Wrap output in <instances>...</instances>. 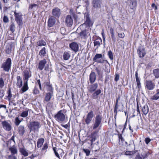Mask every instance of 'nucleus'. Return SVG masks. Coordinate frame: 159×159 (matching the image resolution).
Segmentation results:
<instances>
[{"label":"nucleus","instance_id":"0eeeda50","mask_svg":"<svg viewBox=\"0 0 159 159\" xmlns=\"http://www.w3.org/2000/svg\"><path fill=\"white\" fill-rule=\"evenodd\" d=\"M102 117L101 115H97L95 117V122L93 124V129H95L98 128L101 124Z\"/></svg>","mask_w":159,"mask_h":159},{"label":"nucleus","instance_id":"393cba45","mask_svg":"<svg viewBox=\"0 0 159 159\" xmlns=\"http://www.w3.org/2000/svg\"><path fill=\"white\" fill-rule=\"evenodd\" d=\"M135 76L137 85L138 90V91H139L141 88V84L140 83V79L138 76V73L137 71L135 72Z\"/></svg>","mask_w":159,"mask_h":159},{"label":"nucleus","instance_id":"20e7f679","mask_svg":"<svg viewBox=\"0 0 159 159\" xmlns=\"http://www.w3.org/2000/svg\"><path fill=\"white\" fill-rule=\"evenodd\" d=\"M92 40L93 41L94 47H95L96 49L102 44V39L98 36L93 35L92 37Z\"/></svg>","mask_w":159,"mask_h":159},{"label":"nucleus","instance_id":"a878e982","mask_svg":"<svg viewBox=\"0 0 159 159\" xmlns=\"http://www.w3.org/2000/svg\"><path fill=\"white\" fill-rule=\"evenodd\" d=\"M45 85L46 86L48 92L49 93H53V88L52 86V84H51L49 81L45 83Z\"/></svg>","mask_w":159,"mask_h":159},{"label":"nucleus","instance_id":"338daca9","mask_svg":"<svg viewBox=\"0 0 159 159\" xmlns=\"http://www.w3.org/2000/svg\"><path fill=\"white\" fill-rule=\"evenodd\" d=\"M118 37L120 38H123L125 36V34L124 33H119L118 34Z\"/></svg>","mask_w":159,"mask_h":159},{"label":"nucleus","instance_id":"8fccbe9b","mask_svg":"<svg viewBox=\"0 0 159 159\" xmlns=\"http://www.w3.org/2000/svg\"><path fill=\"white\" fill-rule=\"evenodd\" d=\"M9 20L8 16L4 15L3 18V22L4 23H7L9 22Z\"/></svg>","mask_w":159,"mask_h":159},{"label":"nucleus","instance_id":"7ed1b4c3","mask_svg":"<svg viewBox=\"0 0 159 159\" xmlns=\"http://www.w3.org/2000/svg\"><path fill=\"white\" fill-rule=\"evenodd\" d=\"M54 118L55 120L59 122H62L65 121L66 119V115L64 114V111L61 110L54 115Z\"/></svg>","mask_w":159,"mask_h":159},{"label":"nucleus","instance_id":"58836bf2","mask_svg":"<svg viewBox=\"0 0 159 159\" xmlns=\"http://www.w3.org/2000/svg\"><path fill=\"white\" fill-rule=\"evenodd\" d=\"M101 93V91L100 89H98L97 90H96L95 92L92 94L93 98L94 99L98 98V96Z\"/></svg>","mask_w":159,"mask_h":159},{"label":"nucleus","instance_id":"f704fd0d","mask_svg":"<svg viewBox=\"0 0 159 159\" xmlns=\"http://www.w3.org/2000/svg\"><path fill=\"white\" fill-rule=\"evenodd\" d=\"M19 152L24 157H27L28 155V153L24 148H19Z\"/></svg>","mask_w":159,"mask_h":159},{"label":"nucleus","instance_id":"052dcab7","mask_svg":"<svg viewBox=\"0 0 159 159\" xmlns=\"http://www.w3.org/2000/svg\"><path fill=\"white\" fill-rule=\"evenodd\" d=\"M111 36L113 42L115 43L116 41V38L115 35V34H111Z\"/></svg>","mask_w":159,"mask_h":159},{"label":"nucleus","instance_id":"603ef678","mask_svg":"<svg viewBox=\"0 0 159 159\" xmlns=\"http://www.w3.org/2000/svg\"><path fill=\"white\" fill-rule=\"evenodd\" d=\"M158 94L157 93L153 96H152L151 98V99L152 100H156L158 99L159 98V96Z\"/></svg>","mask_w":159,"mask_h":159},{"label":"nucleus","instance_id":"c9c22d12","mask_svg":"<svg viewBox=\"0 0 159 159\" xmlns=\"http://www.w3.org/2000/svg\"><path fill=\"white\" fill-rule=\"evenodd\" d=\"M70 57V52L65 51L63 55V59L64 60H67L69 59Z\"/></svg>","mask_w":159,"mask_h":159},{"label":"nucleus","instance_id":"1a4fd4ad","mask_svg":"<svg viewBox=\"0 0 159 159\" xmlns=\"http://www.w3.org/2000/svg\"><path fill=\"white\" fill-rule=\"evenodd\" d=\"M15 44L14 43L10 42L7 43L5 48V51L7 54H10L14 52Z\"/></svg>","mask_w":159,"mask_h":159},{"label":"nucleus","instance_id":"473e14b6","mask_svg":"<svg viewBox=\"0 0 159 159\" xmlns=\"http://www.w3.org/2000/svg\"><path fill=\"white\" fill-rule=\"evenodd\" d=\"M44 138H41L38 139L37 143V146L38 148L41 147L44 142Z\"/></svg>","mask_w":159,"mask_h":159},{"label":"nucleus","instance_id":"ddd939ff","mask_svg":"<svg viewBox=\"0 0 159 159\" xmlns=\"http://www.w3.org/2000/svg\"><path fill=\"white\" fill-rule=\"evenodd\" d=\"M61 14V10L58 7H55L52 11V16L56 19L58 18Z\"/></svg>","mask_w":159,"mask_h":159},{"label":"nucleus","instance_id":"aec40b11","mask_svg":"<svg viewBox=\"0 0 159 159\" xmlns=\"http://www.w3.org/2000/svg\"><path fill=\"white\" fill-rule=\"evenodd\" d=\"M116 131L117 133L115 134L118 136V143L120 144H121L125 141V139L122 136V134L123 133L120 134L119 131L117 129L116 130Z\"/></svg>","mask_w":159,"mask_h":159},{"label":"nucleus","instance_id":"774afa93","mask_svg":"<svg viewBox=\"0 0 159 159\" xmlns=\"http://www.w3.org/2000/svg\"><path fill=\"white\" fill-rule=\"evenodd\" d=\"M145 142L146 144H148L151 141V139L149 138H146L145 139Z\"/></svg>","mask_w":159,"mask_h":159},{"label":"nucleus","instance_id":"09e8293b","mask_svg":"<svg viewBox=\"0 0 159 159\" xmlns=\"http://www.w3.org/2000/svg\"><path fill=\"white\" fill-rule=\"evenodd\" d=\"M107 55L109 58L110 60H113V54L112 51L111 50H109L108 51Z\"/></svg>","mask_w":159,"mask_h":159},{"label":"nucleus","instance_id":"864d4df0","mask_svg":"<svg viewBox=\"0 0 159 159\" xmlns=\"http://www.w3.org/2000/svg\"><path fill=\"white\" fill-rule=\"evenodd\" d=\"M4 81L2 78H0V88L2 89L4 86Z\"/></svg>","mask_w":159,"mask_h":159},{"label":"nucleus","instance_id":"6e6d98bb","mask_svg":"<svg viewBox=\"0 0 159 159\" xmlns=\"http://www.w3.org/2000/svg\"><path fill=\"white\" fill-rule=\"evenodd\" d=\"M131 3L133 6L132 9L135 7L137 6V3L136 0H134L131 1Z\"/></svg>","mask_w":159,"mask_h":159},{"label":"nucleus","instance_id":"6e6552de","mask_svg":"<svg viewBox=\"0 0 159 159\" xmlns=\"http://www.w3.org/2000/svg\"><path fill=\"white\" fill-rule=\"evenodd\" d=\"M146 89L148 90H153L155 87V83L152 80H146L144 84Z\"/></svg>","mask_w":159,"mask_h":159},{"label":"nucleus","instance_id":"a211bd4d","mask_svg":"<svg viewBox=\"0 0 159 159\" xmlns=\"http://www.w3.org/2000/svg\"><path fill=\"white\" fill-rule=\"evenodd\" d=\"M56 19L54 17L51 16L48 18V26L49 27H52L55 24Z\"/></svg>","mask_w":159,"mask_h":159},{"label":"nucleus","instance_id":"cd10ccee","mask_svg":"<svg viewBox=\"0 0 159 159\" xmlns=\"http://www.w3.org/2000/svg\"><path fill=\"white\" fill-rule=\"evenodd\" d=\"M101 3V0H93L92 2L93 6L95 8H100Z\"/></svg>","mask_w":159,"mask_h":159},{"label":"nucleus","instance_id":"bf43d9fd","mask_svg":"<svg viewBox=\"0 0 159 159\" xmlns=\"http://www.w3.org/2000/svg\"><path fill=\"white\" fill-rule=\"evenodd\" d=\"M37 6V5L36 4H30L29 6V10H32L34 7H35L36 6Z\"/></svg>","mask_w":159,"mask_h":159},{"label":"nucleus","instance_id":"bb28decb","mask_svg":"<svg viewBox=\"0 0 159 159\" xmlns=\"http://www.w3.org/2000/svg\"><path fill=\"white\" fill-rule=\"evenodd\" d=\"M29 111V109L26 108L25 111H22L19 114V116L22 118L27 117L28 116Z\"/></svg>","mask_w":159,"mask_h":159},{"label":"nucleus","instance_id":"9d476101","mask_svg":"<svg viewBox=\"0 0 159 159\" xmlns=\"http://www.w3.org/2000/svg\"><path fill=\"white\" fill-rule=\"evenodd\" d=\"M94 116L93 111L92 110L90 111L88 113L85 119L84 120L85 123L88 125L90 124Z\"/></svg>","mask_w":159,"mask_h":159},{"label":"nucleus","instance_id":"c03bdc74","mask_svg":"<svg viewBox=\"0 0 159 159\" xmlns=\"http://www.w3.org/2000/svg\"><path fill=\"white\" fill-rule=\"evenodd\" d=\"M84 24L86 25L87 26L89 27L92 24H91V21L90 18L89 16H86V20Z\"/></svg>","mask_w":159,"mask_h":159},{"label":"nucleus","instance_id":"f03ea898","mask_svg":"<svg viewBox=\"0 0 159 159\" xmlns=\"http://www.w3.org/2000/svg\"><path fill=\"white\" fill-rule=\"evenodd\" d=\"M12 64V60L10 58H8L1 64V67L3 71L9 72L11 69Z\"/></svg>","mask_w":159,"mask_h":159},{"label":"nucleus","instance_id":"69168bd1","mask_svg":"<svg viewBox=\"0 0 159 159\" xmlns=\"http://www.w3.org/2000/svg\"><path fill=\"white\" fill-rule=\"evenodd\" d=\"M119 75L118 74H116L114 80L115 81L117 82L119 80Z\"/></svg>","mask_w":159,"mask_h":159},{"label":"nucleus","instance_id":"13d9d810","mask_svg":"<svg viewBox=\"0 0 159 159\" xmlns=\"http://www.w3.org/2000/svg\"><path fill=\"white\" fill-rule=\"evenodd\" d=\"M137 115H139L140 116H141V113H140V111L139 110V105L138 104V103H137Z\"/></svg>","mask_w":159,"mask_h":159},{"label":"nucleus","instance_id":"72a5a7b5","mask_svg":"<svg viewBox=\"0 0 159 159\" xmlns=\"http://www.w3.org/2000/svg\"><path fill=\"white\" fill-rule=\"evenodd\" d=\"M98 87V84L97 83H95L91 85L89 87V91L90 93H92L94 92Z\"/></svg>","mask_w":159,"mask_h":159},{"label":"nucleus","instance_id":"79ce46f5","mask_svg":"<svg viewBox=\"0 0 159 159\" xmlns=\"http://www.w3.org/2000/svg\"><path fill=\"white\" fill-rule=\"evenodd\" d=\"M37 45L39 46H45L46 45V43L43 39H40L37 43Z\"/></svg>","mask_w":159,"mask_h":159},{"label":"nucleus","instance_id":"9b49d317","mask_svg":"<svg viewBox=\"0 0 159 159\" xmlns=\"http://www.w3.org/2000/svg\"><path fill=\"white\" fill-rule=\"evenodd\" d=\"M137 51L138 54L140 58L143 57L146 54L145 48L143 46L139 47Z\"/></svg>","mask_w":159,"mask_h":159},{"label":"nucleus","instance_id":"3c124183","mask_svg":"<svg viewBox=\"0 0 159 159\" xmlns=\"http://www.w3.org/2000/svg\"><path fill=\"white\" fill-rule=\"evenodd\" d=\"M52 148L55 156L59 159H60L59 154H58V152H57L56 150L57 149V148L55 147H53Z\"/></svg>","mask_w":159,"mask_h":159},{"label":"nucleus","instance_id":"2eb2a0df","mask_svg":"<svg viewBox=\"0 0 159 159\" xmlns=\"http://www.w3.org/2000/svg\"><path fill=\"white\" fill-rule=\"evenodd\" d=\"M17 131L20 135L23 136L26 132L25 126L23 125H19L17 128Z\"/></svg>","mask_w":159,"mask_h":159},{"label":"nucleus","instance_id":"37998d69","mask_svg":"<svg viewBox=\"0 0 159 159\" xmlns=\"http://www.w3.org/2000/svg\"><path fill=\"white\" fill-rule=\"evenodd\" d=\"M9 30L12 33H13L15 30L16 29V26L14 23H12L9 26Z\"/></svg>","mask_w":159,"mask_h":159},{"label":"nucleus","instance_id":"a19ab883","mask_svg":"<svg viewBox=\"0 0 159 159\" xmlns=\"http://www.w3.org/2000/svg\"><path fill=\"white\" fill-rule=\"evenodd\" d=\"M153 74L155 76V78H159V69L157 68L153 70Z\"/></svg>","mask_w":159,"mask_h":159},{"label":"nucleus","instance_id":"f8f14e48","mask_svg":"<svg viewBox=\"0 0 159 159\" xmlns=\"http://www.w3.org/2000/svg\"><path fill=\"white\" fill-rule=\"evenodd\" d=\"M122 108L120 109V105L119 102H115V106L114 108V113L115 114L114 116V118L116 119L117 113L118 111H123V107L124 106L122 104Z\"/></svg>","mask_w":159,"mask_h":159},{"label":"nucleus","instance_id":"49530a36","mask_svg":"<svg viewBox=\"0 0 159 159\" xmlns=\"http://www.w3.org/2000/svg\"><path fill=\"white\" fill-rule=\"evenodd\" d=\"M33 93L34 95L38 94L39 93V91L36 86H35L34 88L33 91Z\"/></svg>","mask_w":159,"mask_h":159},{"label":"nucleus","instance_id":"412c9836","mask_svg":"<svg viewBox=\"0 0 159 159\" xmlns=\"http://www.w3.org/2000/svg\"><path fill=\"white\" fill-rule=\"evenodd\" d=\"M47 63L45 59H43L40 60L38 64V69L40 70H42L44 68L45 66Z\"/></svg>","mask_w":159,"mask_h":159},{"label":"nucleus","instance_id":"39448f33","mask_svg":"<svg viewBox=\"0 0 159 159\" xmlns=\"http://www.w3.org/2000/svg\"><path fill=\"white\" fill-rule=\"evenodd\" d=\"M24 81H28L29 79L32 76L31 72L30 69L26 68L22 72Z\"/></svg>","mask_w":159,"mask_h":159},{"label":"nucleus","instance_id":"0e129e2a","mask_svg":"<svg viewBox=\"0 0 159 159\" xmlns=\"http://www.w3.org/2000/svg\"><path fill=\"white\" fill-rule=\"evenodd\" d=\"M8 159H17V158L15 155H11L8 156Z\"/></svg>","mask_w":159,"mask_h":159},{"label":"nucleus","instance_id":"7c9ffc66","mask_svg":"<svg viewBox=\"0 0 159 159\" xmlns=\"http://www.w3.org/2000/svg\"><path fill=\"white\" fill-rule=\"evenodd\" d=\"M19 116H18L15 118L14 123L16 126H19L20 123L24 121L23 118H21L20 119Z\"/></svg>","mask_w":159,"mask_h":159},{"label":"nucleus","instance_id":"e433bc0d","mask_svg":"<svg viewBox=\"0 0 159 159\" xmlns=\"http://www.w3.org/2000/svg\"><path fill=\"white\" fill-rule=\"evenodd\" d=\"M46 48L45 47H43L41 48L39 52V55L41 57H44L46 55Z\"/></svg>","mask_w":159,"mask_h":159},{"label":"nucleus","instance_id":"680f3d73","mask_svg":"<svg viewBox=\"0 0 159 159\" xmlns=\"http://www.w3.org/2000/svg\"><path fill=\"white\" fill-rule=\"evenodd\" d=\"M4 95V91L2 89H0V99H2Z\"/></svg>","mask_w":159,"mask_h":159},{"label":"nucleus","instance_id":"b1692460","mask_svg":"<svg viewBox=\"0 0 159 159\" xmlns=\"http://www.w3.org/2000/svg\"><path fill=\"white\" fill-rule=\"evenodd\" d=\"M8 149L11 152V155H15L17 154L18 150L17 148L15 145H14L11 147H9Z\"/></svg>","mask_w":159,"mask_h":159},{"label":"nucleus","instance_id":"dca6fc26","mask_svg":"<svg viewBox=\"0 0 159 159\" xmlns=\"http://www.w3.org/2000/svg\"><path fill=\"white\" fill-rule=\"evenodd\" d=\"M102 54H96L93 58V61L98 63H103L104 62L105 60L103 59H98L101 58L102 57Z\"/></svg>","mask_w":159,"mask_h":159},{"label":"nucleus","instance_id":"ea45409f","mask_svg":"<svg viewBox=\"0 0 159 159\" xmlns=\"http://www.w3.org/2000/svg\"><path fill=\"white\" fill-rule=\"evenodd\" d=\"M98 132L97 131H94L91 134L90 138H91V141L92 143L94 142L96 139V135Z\"/></svg>","mask_w":159,"mask_h":159},{"label":"nucleus","instance_id":"f3484780","mask_svg":"<svg viewBox=\"0 0 159 159\" xmlns=\"http://www.w3.org/2000/svg\"><path fill=\"white\" fill-rule=\"evenodd\" d=\"M65 22L66 25L69 27H71L73 25V20L71 16L70 15H68L66 16Z\"/></svg>","mask_w":159,"mask_h":159},{"label":"nucleus","instance_id":"5701e85b","mask_svg":"<svg viewBox=\"0 0 159 159\" xmlns=\"http://www.w3.org/2000/svg\"><path fill=\"white\" fill-rule=\"evenodd\" d=\"M96 76L95 73L93 71L91 72L89 75V80L90 83L93 84L95 81Z\"/></svg>","mask_w":159,"mask_h":159},{"label":"nucleus","instance_id":"a18cd8bd","mask_svg":"<svg viewBox=\"0 0 159 159\" xmlns=\"http://www.w3.org/2000/svg\"><path fill=\"white\" fill-rule=\"evenodd\" d=\"M87 31L86 30L82 31L80 33V35L81 38H85L87 36Z\"/></svg>","mask_w":159,"mask_h":159},{"label":"nucleus","instance_id":"5fc2aeb1","mask_svg":"<svg viewBox=\"0 0 159 159\" xmlns=\"http://www.w3.org/2000/svg\"><path fill=\"white\" fill-rule=\"evenodd\" d=\"M83 151L86 153L87 156H89L90 153V151L88 149H83Z\"/></svg>","mask_w":159,"mask_h":159},{"label":"nucleus","instance_id":"de8ad7c7","mask_svg":"<svg viewBox=\"0 0 159 159\" xmlns=\"http://www.w3.org/2000/svg\"><path fill=\"white\" fill-rule=\"evenodd\" d=\"M36 81L35 83V86H36V85L38 84L39 85L40 90H42L43 89L42 87L40 79H36Z\"/></svg>","mask_w":159,"mask_h":159},{"label":"nucleus","instance_id":"e2e57ef3","mask_svg":"<svg viewBox=\"0 0 159 159\" xmlns=\"http://www.w3.org/2000/svg\"><path fill=\"white\" fill-rule=\"evenodd\" d=\"M125 154L126 155H131L134 154L133 152L130 151H126L125 153Z\"/></svg>","mask_w":159,"mask_h":159},{"label":"nucleus","instance_id":"4468645a","mask_svg":"<svg viewBox=\"0 0 159 159\" xmlns=\"http://www.w3.org/2000/svg\"><path fill=\"white\" fill-rule=\"evenodd\" d=\"M2 125L3 128L6 131H9L12 129V126L10 123L5 120L2 122Z\"/></svg>","mask_w":159,"mask_h":159},{"label":"nucleus","instance_id":"4be33fe9","mask_svg":"<svg viewBox=\"0 0 159 159\" xmlns=\"http://www.w3.org/2000/svg\"><path fill=\"white\" fill-rule=\"evenodd\" d=\"M141 107V111H142V114L143 116L144 115L146 116L149 111V109L148 106L147 104H145L142 107Z\"/></svg>","mask_w":159,"mask_h":159},{"label":"nucleus","instance_id":"4c0bfd02","mask_svg":"<svg viewBox=\"0 0 159 159\" xmlns=\"http://www.w3.org/2000/svg\"><path fill=\"white\" fill-rule=\"evenodd\" d=\"M7 93V95L6 97V98H5V99H8L9 101H10L12 97L11 89L10 87L8 88V90Z\"/></svg>","mask_w":159,"mask_h":159},{"label":"nucleus","instance_id":"6ab92c4d","mask_svg":"<svg viewBox=\"0 0 159 159\" xmlns=\"http://www.w3.org/2000/svg\"><path fill=\"white\" fill-rule=\"evenodd\" d=\"M69 47L72 51L77 52L79 49V45L76 42H73L69 44Z\"/></svg>","mask_w":159,"mask_h":159},{"label":"nucleus","instance_id":"f257e3e1","mask_svg":"<svg viewBox=\"0 0 159 159\" xmlns=\"http://www.w3.org/2000/svg\"><path fill=\"white\" fill-rule=\"evenodd\" d=\"M27 125L30 132L34 133L38 132L41 127L40 123L35 121H29Z\"/></svg>","mask_w":159,"mask_h":159},{"label":"nucleus","instance_id":"4d7b16f0","mask_svg":"<svg viewBox=\"0 0 159 159\" xmlns=\"http://www.w3.org/2000/svg\"><path fill=\"white\" fill-rule=\"evenodd\" d=\"M48 143H45L44 144V145L43 146V147L42 148L41 150L42 151H43L46 150L48 149Z\"/></svg>","mask_w":159,"mask_h":159},{"label":"nucleus","instance_id":"c756f323","mask_svg":"<svg viewBox=\"0 0 159 159\" xmlns=\"http://www.w3.org/2000/svg\"><path fill=\"white\" fill-rule=\"evenodd\" d=\"M16 86L18 87L21 88L22 85L23 81L21 77L17 76L16 77Z\"/></svg>","mask_w":159,"mask_h":159},{"label":"nucleus","instance_id":"2f4dec72","mask_svg":"<svg viewBox=\"0 0 159 159\" xmlns=\"http://www.w3.org/2000/svg\"><path fill=\"white\" fill-rule=\"evenodd\" d=\"M28 81H24V85L20 90L21 93H23L28 89L29 87L28 85Z\"/></svg>","mask_w":159,"mask_h":159},{"label":"nucleus","instance_id":"c85d7f7f","mask_svg":"<svg viewBox=\"0 0 159 159\" xmlns=\"http://www.w3.org/2000/svg\"><path fill=\"white\" fill-rule=\"evenodd\" d=\"M53 93H47L45 96L43 102L44 103L48 102L51 99Z\"/></svg>","mask_w":159,"mask_h":159},{"label":"nucleus","instance_id":"423d86ee","mask_svg":"<svg viewBox=\"0 0 159 159\" xmlns=\"http://www.w3.org/2000/svg\"><path fill=\"white\" fill-rule=\"evenodd\" d=\"M15 20L19 26H21L23 24L22 15L21 13H17L15 11L14 12Z\"/></svg>","mask_w":159,"mask_h":159}]
</instances>
